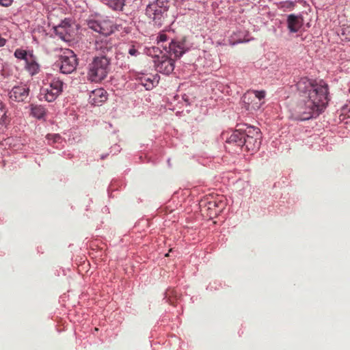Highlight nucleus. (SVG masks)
Returning a JSON list of instances; mask_svg holds the SVG:
<instances>
[{"label": "nucleus", "instance_id": "1", "mask_svg": "<svg viewBox=\"0 0 350 350\" xmlns=\"http://www.w3.org/2000/svg\"><path fill=\"white\" fill-rule=\"evenodd\" d=\"M298 90L304 93L303 100L296 109L297 118L306 120L319 116L327 103V85L323 81L301 79L297 83Z\"/></svg>", "mask_w": 350, "mask_h": 350}, {"label": "nucleus", "instance_id": "2", "mask_svg": "<svg viewBox=\"0 0 350 350\" xmlns=\"http://www.w3.org/2000/svg\"><path fill=\"white\" fill-rule=\"evenodd\" d=\"M88 27L104 36V38L100 36L96 40L95 48L97 51L105 53L112 49L113 44L106 38L113 31V26L111 21L109 20H103L102 21L90 20L88 21Z\"/></svg>", "mask_w": 350, "mask_h": 350}, {"label": "nucleus", "instance_id": "3", "mask_svg": "<svg viewBox=\"0 0 350 350\" xmlns=\"http://www.w3.org/2000/svg\"><path fill=\"white\" fill-rule=\"evenodd\" d=\"M109 59L105 57H96L90 64L88 79L94 82H99L104 79L109 71Z\"/></svg>", "mask_w": 350, "mask_h": 350}, {"label": "nucleus", "instance_id": "4", "mask_svg": "<svg viewBox=\"0 0 350 350\" xmlns=\"http://www.w3.org/2000/svg\"><path fill=\"white\" fill-rule=\"evenodd\" d=\"M167 0H157L147 6L146 13L157 25L161 26L167 16Z\"/></svg>", "mask_w": 350, "mask_h": 350}, {"label": "nucleus", "instance_id": "5", "mask_svg": "<svg viewBox=\"0 0 350 350\" xmlns=\"http://www.w3.org/2000/svg\"><path fill=\"white\" fill-rule=\"evenodd\" d=\"M63 90V82L57 78H53L40 90V100L47 102L54 101Z\"/></svg>", "mask_w": 350, "mask_h": 350}, {"label": "nucleus", "instance_id": "6", "mask_svg": "<svg viewBox=\"0 0 350 350\" xmlns=\"http://www.w3.org/2000/svg\"><path fill=\"white\" fill-rule=\"evenodd\" d=\"M60 70L62 73L69 74L77 68V59L74 52L70 49H65L59 57Z\"/></svg>", "mask_w": 350, "mask_h": 350}, {"label": "nucleus", "instance_id": "7", "mask_svg": "<svg viewBox=\"0 0 350 350\" xmlns=\"http://www.w3.org/2000/svg\"><path fill=\"white\" fill-rule=\"evenodd\" d=\"M148 53L150 55L157 57V59L154 61V64L158 72L168 75L173 71L174 68V62L165 53H163V51H160V53H152L151 51Z\"/></svg>", "mask_w": 350, "mask_h": 350}, {"label": "nucleus", "instance_id": "8", "mask_svg": "<svg viewBox=\"0 0 350 350\" xmlns=\"http://www.w3.org/2000/svg\"><path fill=\"white\" fill-rule=\"evenodd\" d=\"M265 91L252 90L247 92L243 97V101L247 105V110L256 111L263 105Z\"/></svg>", "mask_w": 350, "mask_h": 350}, {"label": "nucleus", "instance_id": "9", "mask_svg": "<svg viewBox=\"0 0 350 350\" xmlns=\"http://www.w3.org/2000/svg\"><path fill=\"white\" fill-rule=\"evenodd\" d=\"M75 27L76 26L74 24L71 25L68 21H64L57 26L55 30L56 33L58 34L62 40L68 41L74 34Z\"/></svg>", "mask_w": 350, "mask_h": 350}, {"label": "nucleus", "instance_id": "10", "mask_svg": "<svg viewBox=\"0 0 350 350\" xmlns=\"http://www.w3.org/2000/svg\"><path fill=\"white\" fill-rule=\"evenodd\" d=\"M29 90L25 85L15 86L9 93L10 98L16 102L23 101L28 96Z\"/></svg>", "mask_w": 350, "mask_h": 350}, {"label": "nucleus", "instance_id": "11", "mask_svg": "<svg viewBox=\"0 0 350 350\" xmlns=\"http://www.w3.org/2000/svg\"><path fill=\"white\" fill-rule=\"evenodd\" d=\"M107 99V92L103 88H98L92 91L89 96L90 103L94 105H99Z\"/></svg>", "mask_w": 350, "mask_h": 350}, {"label": "nucleus", "instance_id": "12", "mask_svg": "<svg viewBox=\"0 0 350 350\" xmlns=\"http://www.w3.org/2000/svg\"><path fill=\"white\" fill-rule=\"evenodd\" d=\"M287 24L291 32H297L303 25V18L299 16L291 14L288 16Z\"/></svg>", "mask_w": 350, "mask_h": 350}, {"label": "nucleus", "instance_id": "13", "mask_svg": "<svg viewBox=\"0 0 350 350\" xmlns=\"http://www.w3.org/2000/svg\"><path fill=\"white\" fill-rule=\"evenodd\" d=\"M139 83L147 90H151L159 83L158 75H144L139 79Z\"/></svg>", "mask_w": 350, "mask_h": 350}, {"label": "nucleus", "instance_id": "14", "mask_svg": "<svg viewBox=\"0 0 350 350\" xmlns=\"http://www.w3.org/2000/svg\"><path fill=\"white\" fill-rule=\"evenodd\" d=\"M165 53H172L175 57H179L185 53V46L183 43L171 42L169 46V51L165 47Z\"/></svg>", "mask_w": 350, "mask_h": 350}, {"label": "nucleus", "instance_id": "15", "mask_svg": "<svg viewBox=\"0 0 350 350\" xmlns=\"http://www.w3.org/2000/svg\"><path fill=\"white\" fill-rule=\"evenodd\" d=\"M260 144L261 138L244 137L243 139V145L245 146L248 150H257L260 148Z\"/></svg>", "mask_w": 350, "mask_h": 350}, {"label": "nucleus", "instance_id": "16", "mask_svg": "<svg viewBox=\"0 0 350 350\" xmlns=\"http://www.w3.org/2000/svg\"><path fill=\"white\" fill-rule=\"evenodd\" d=\"M25 68L31 75H36L38 72L40 66L33 55L29 57L27 61L25 62Z\"/></svg>", "mask_w": 350, "mask_h": 350}, {"label": "nucleus", "instance_id": "17", "mask_svg": "<svg viewBox=\"0 0 350 350\" xmlns=\"http://www.w3.org/2000/svg\"><path fill=\"white\" fill-rule=\"evenodd\" d=\"M241 130L239 129L234 131L228 138V142L229 143H236L238 146H243L244 135Z\"/></svg>", "mask_w": 350, "mask_h": 350}, {"label": "nucleus", "instance_id": "18", "mask_svg": "<svg viewBox=\"0 0 350 350\" xmlns=\"http://www.w3.org/2000/svg\"><path fill=\"white\" fill-rule=\"evenodd\" d=\"M31 114L38 119H44L46 116L45 109L40 105H31Z\"/></svg>", "mask_w": 350, "mask_h": 350}, {"label": "nucleus", "instance_id": "19", "mask_svg": "<svg viewBox=\"0 0 350 350\" xmlns=\"http://www.w3.org/2000/svg\"><path fill=\"white\" fill-rule=\"evenodd\" d=\"M244 137L261 138L260 130L254 126H248L243 131Z\"/></svg>", "mask_w": 350, "mask_h": 350}, {"label": "nucleus", "instance_id": "20", "mask_svg": "<svg viewBox=\"0 0 350 350\" xmlns=\"http://www.w3.org/2000/svg\"><path fill=\"white\" fill-rule=\"evenodd\" d=\"M167 40V36L163 34V33H161L158 37H157V47H153L152 49L149 50V52L151 51L152 53H160V51H161L160 50V48L161 47H163V48H165L166 46H163V42H165Z\"/></svg>", "mask_w": 350, "mask_h": 350}, {"label": "nucleus", "instance_id": "21", "mask_svg": "<svg viewBox=\"0 0 350 350\" xmlns=\"http://www.w3.org/2000/svg\"><path fill=\"white\" fill-rule=\"evenodd\" d=\"M14 55L16 58L23 59L25 62L27 61L29 57H31L33 55L31 53H28L26 51L22 49H17L14 52Z\"/></svg>", "mask_w": 350, "mask_h": 350}, {"label": "nucleus", "instance_id": "22", "mask_svg": "<svg viewBox=\"0 0 350 350\" xmlns=\"http://www.w3.org/2000/svg\"><path fill=\"white\" fill-rule=\"evenodd\" d=\"M109 5L113 10H120L124 6V0H109Z\"/></svg>", "mask_w": 350, "mask_h": 350}, {"label": "nucleus", "instance_id": "23", "mask_svg": "<svg viewBox=\"0 0 350 350\" xmlns=\"http://www.w3.org/2000/svg\"><path fill=\"white\" fill-rule=\"evenodd\" d=\"M47 139L49 141H52L53 142L55 143L59 142V140L60 139V136L57 134H49L47 135Z\"/></svg>", "mask_w": 350, "mask_h": 350}, {"label": "nucleus", "instance_id": "24", "mask_svg": "<svg viewBox=\"0 0 350 350\" xmlns=\"http://www.w3.org/2000/svg\"><path fill=\"white\" fill-rule=\"evenodd\" d=\"M342 111L343 114L350 116V102L342 107Z\"/></svg>", "mask_w": 350, "mask_h": 350}, {"label": "nucleus", "instance_id": "25", "mask_svg": "<svg viewBox=\"0 0 350 350\" xmlns=\"http://www.w3.org/2000/svg\"><path fill=\"white\" fill-rule=\"evenodd\" d=\"M129 53L131 55V56H137L139 55V52L134 47V46H132L129 50Z\"/></svg>", "mask_w": 350, "mask_h": 350}, {"label": "nucleus", "instance_id": "26", "mask_svg": "<svg viewBox=\"0 0 350 350\" xmlns=\"http://www.w3.org/2000/svg\"><path fill=\"white\" fill-rule=\"evenodd\" d=\"M12 2V0H0V4L5 7L10 5Z\"/></svg>", "mask_w": 350, "mask_h": 350}, {"label": "nucleus", "instance_id": "27", "mask_svg": "<svg viewBox=\"0 0 350 350\" xmlns=\"http://www.w3.org/2000/svg\"><path fill=\"white\" fill-rule=\"evenodd\" d=\"M0 116L1 118H3L5 116V111L4 110V107L3 103L0 101Z\"/></svg>", "mask_w": 350, "mask_h": 350}, {"label": "nucleus", "instance_id": "28", "mask_svg": "<svg viewBox=\"0 0 350 350\" xmlns=\"http://www.w3.org/2000/svg\"><path fill=\"white\" fill-rule=\"evenodd\" d=\"M5 44V40L0 37V46H4Z\"/></svg>", "mask_w": 350, "mask_h": 350}, {"label": "nucleus", "instance_id": "29", "mask_svg": "<svg viewBox=\"0 0 350 350\" xmlns=\"http://www.w3.org/2000/svg\"><path fill=\"white\" fill-rule=\"evenodd\" d=\"M212 204H214V205H215V202H209V205H210V206H211V205H212Z\"/></svg>", "mask_w": 350, "mask_h": 350}]
</instances>
